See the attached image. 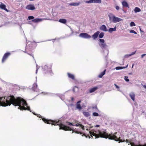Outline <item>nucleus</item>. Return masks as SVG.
Listing matches in <instances>:
<instances>
[{"label":"nucleus","mask_w":146,"mask_h":146,"mask_svg":"<svg viewBox=\"0 0 146 146\" xmlns=\"http://www.w3.org/2000/svg\"><path fill=\"white\" fill-rule=\"evenodd\" d=\"M37 117L39 118H41L42 120L45 123L48 124H51L54 125H58L59 127V129H62L64 130V125H63L61 120L58 121L52 120L51 119H48L44 118L42 117L40 114H38Z\"/></svg>","instance_id":"7ed1b4c3"},{"label":"nucleus","mask_w":146,"mask_h":146,"mask_svg":"<svg viewBox=\"0 0 146 146\" xmlns=\"http://www.w3.org/2000/svg\"><path fill=\"white\" fill-rule=\"evenodd\" d=\"M142 86H143V87L146 89V86L145 85H143L142 84H141Z\"/></svg>","instance_id":"79ce46f5"},{"label":"nucleus","mask_w":146,"mask_h":146,"mask_svg":"<svg viewBox=\"0 0 146 146\" xmlns=\"http://www.w3.org/2000/svg\"><path fill=\"white\" fill-rule=\"evenodd\" d=\"M99 45L102 49V53L104 55H107L109 53L108 45L105 43V40L103 39H100Z\"/></svg>","instance_id":"20e7f679"},{"label":"nucleus","mask_w":146,"mask_h":146,"mask_svg":"<svg viewBox=\"0 0 146 146\" xmlns=\"http://www.w3.org/2000/svg\"><path fill=\"white\" fill-rule=\"evenodd\" d=\"M12 96H8L7 97L6 99H5V97H4L0 98V106H10V105H7L6 106H4L3 105H5V104H7V102H10V100H8V99L9 97H11V98Z\"/></svg>","instance_id":"423d86ee"},{"label":"nucleus","mask_w":146,"mask_h":146,"mask_svg":"<svg viewBox=\"0 0 146 146\" xmlns=\"http://www.w3.org/2000/svg\"><path fill=\"white\" fill-rule=\"evenodd\" d=\"M6 5L3 3H1L0 4V8L1 9H3L8 12L9 11L6 8Z\"/></svg>","instance_id":"ddd939ff"},{"label":"nucleus","mask_w":146,"mask_h":146,"mask_svg":"<svg viewBox=\"0 0 146 146\" xmlns=\"http://www.w3.org/2000/svg\"><path fill=\"white\" fill-rule=\"evenodd\" d=\"M146 55V54H143L141 55V58H143L144 56H145Z\"/></svg>","instance_id":"58836bf2"},{"label":"nucleus","mask_w":146,"mask_h":146,"mask_svg":"<svg viewBox=\"0 0 146 146\" xmlns=\"http://www.w3.org/2000/svg\"><path fill=\"white\" fill-rule=\"evenodd\" d=\"M104 33H101L99 35V37L100 38H102L104 36Z\"/></svg>","instance_id":"cd10ccee"},{"label":"nucleus","mask_w":146,"mask_h":146,"mask_svg":"<svg viewBox=\"0 0 146 146\" xmlns=\"http://www.w3.org/2000/svg\"><path fill=\"white\" fill-rule=\"evenodd\" d=\"M42 19H41L37 18L32 20V21L34 23H38L41 21Z\"/></svg>","instance_id":"6ab92c4d"},{"label":"nucleus","mask_w":146,"mask_h":146,"mask_svg":"<svg viewBox=\"0 0 146 146\" xmlns=\"http://www.w3.org/2000/svg\"><path fill=\"white\" fill-rule=\"evenodd\" d=\"M11 55V53L8 52L5 54L3 55L2 60V63H4L8 57Z\"/></svg>","instance_id":"6e6552de"},{"label":"nucleus","mask_w":146,"mask_h":146,"mask_svg":"<svg viewBox=\"0 0 146 146\" xmlns=\"http://www.w3.org/2000/svg\"><path fill=\"white\" fill-rule=\"evenodd\" d=\"M108 17L110 20L114 23H116L122 20V19L115 17L113 14L111 13H110L108 15Z\"/></svg>","instance_id":"39448f33"},{"label":"nucleus","mask_w":146,"mask_h":146,"mask_svg":"<svg viewBox=\"0 0 146 146\" xmlns=\"http://www.w3.org/2000/svg\"><path fill=\"white\" fill-rule=\"evenodd\" d=\"M73 90L74 91V88L73 89Z\"/></svg>","instance_id":"de8ad7c7"},{"label":"nucleus","mask_w":146,"mask_h":146,"mask_svg":"<svg viewBox=\"0 0 146 146\" xmlns=\"http://www.w3.org/2000/svg\"><path fill=\"white\" fill-rule=\"evenodd\" d=\"M79 36L80 37L85 38H90L91 37V36L90 35L85 33H82L80 34L79 35Z\"/></svg>","instance_id":"1a4fd4ad"},{"label":"nucleus","mask_w":146,"mask_h":146,"mask_svg":"<svg viewBox=\"0 0 146 146\" xmlns=\"http://www.w3.org/2000/svg\"><path fill=\"white\" fill-rule=\"evenodd\" d=\"M140 31H141V29L140 28Z\"/></svg>","instance_id":"49530a36"},{"label":"nucleus","mask_w":146,"mask_h":146,"mask_svg":"<svg viewBox=\"0 0 146 146\" xmlns=\"http://www.w3.org/2000/svg\"><path fill=\"white\" fill-rule=\"evenodd\" d=\"M115 9L117 10H118L119 9V7L118 6H116L115 7Z\"/></svg>","instance_id":"4c0bfd02"},{"label":"nucleus","mask_w":146,"mask_h":146,"mask_svg":"<svg viewBox=\"0 0 146 146\" xmlns=\"http://www.w3.org/2000/svg\"><path fill=\"white\" fill-rule=\"evenodd\" d=\"M129 55L130 54H126L125 56V58H128L131 56H129Z\"/></svg>","instance_id":"e433bc0d"},{"label":"nucleus","mask_w":146,"mask_h":146,"mask_svg":"<svg viewBox=\"0 0 146 146\" xmlns=\"http://www.w3.org/2000/svg\"><path fill=\"white\" fill-rule=\"evenodd\" d=\"M34 17L33 16H29L28 17V19L29 20L33 19Z\"/></svg>","instance_id":"473e14b6"},{"label":"nucleus","mask_w":146,"mask_h":146,"mask_svg":"<svg viewBox=\"0 0 146 146\" xmlns=\"http://www.w3.org/2000/svg\"><path fill=\"white\" fill-rule=\"evenodd\" d=\"M98 87H94L90 90L89 92L90 93L94 92L96 90L98 89Z\"/></svg>","instance_id":"aec40b11"},{"label":"nucleus","mask_w":146,"mask_h":146,"mask_svg":"<svg viewBox=\"0 0 146 146\" xmlns=\"http://www.w3.org/2000/svg\"><path fill=\"white\" fill-rule=\"evenodd\" d=\"M67 130H72L73 131L72 132V133L73 132H74L76 133H80V134H82V133H80L79 131H77L76 130V129H75L74 130H73L72 129H71L70 127H69L67 126L64 125V131H67Z\"/></svg>","instance_id":"0eeeda50"},{"label":"nucleus","mask_w":146,"mask_h":146,"mask_svg":"<svg viewBox=\"0 0 146 146\" xmlns=\"http://www.w3.org/2000/svg\"><path fill=\"white\" fill-rule=\"evenodd\" d=\"M86 3H100L102 2L101 0H90L89 1H86Z\"/></svg>","instance_id":"9d476101"},{"label":"nucleus","mask_w":146,"mask_h":146,"mask_svg":"<svg viewBox=\"0 0 146 146\" xmlns=\"http://www.w3.org/2000/svg\"><path fill=\"white\" fill-rule=\"evenodd\" d=\"M91 137H93L92 136H95V139L99 138L100 137H101L105 138H108L109 139L114 140L116 141H119V143L120 142H125L126 141L127 143H128V145L130 144L131 146H146V143H144L143 145H137V143H139L138 141H137L133 139H130L128 140L127 139L125 141V140L123 141L120 139V137L118 138L115 135L117 132L114 133V134H108L106 133V130L103 129L100 131H96L94 130H92L89 131Z\"/></svg>","instance_id":"f257e3e1"},{"label":"nucleus","mask_w":146,"mask_h":146,"mask_svg":"<svg viewBox=\"0 0 146 146\" xmlns=\"http://www.w3.org/2000/svg\"><path fill=\"white\" fill-rule=\"evenodd\" d=\"M129 96L131 99L134 101H135V94L133 92H131L129 94Z\"/></svg>","instance_id":"f3484780"},{"label":"nucleus","mask_w":146,"mask_h":146,"mask_svg":"<svg viewBox=\"0 0 146 146\" xmlns=\"http://www.w3.org/2000/svg\"><path fill=\"white\" fill-rule=\"evenodd\" d=\"M116 27H115L113 28H110L109 29L108 31L110 33H112L113 31H115L116 30Z\"/></svg>","instance_id":"412c9836"},{"label":"nucleus","mask_w":146,"mask_h":146,"mask_svg":"<svg viewBox=\"0 0 146 146\" xmlns=\"http://www.w3.org/2000/svg\"><path fill=\"white\" fill-rule=\"evenodd\" d=\"M129 74H131V73H129Z\"/></svg>","instance_id":"3c124183"},{"label":"nucleus","mask_w":146,"mask_h":146,"mask_svg":"<svg viewBox=\"0 0 146 146\" xmlns=\"http://www.w3.org/2000/svg\"><path fill=\"white\" fill-rule=\"evenodd\" d=\"M81 4L80 2L77 3H72L69 4V5L70 6H78Z\"/></svg>","instance_id":"dca6fc26"},{"label":"nucleus","mask_w":146,"mask_h":146,"mask_svg":"<svg viewBox=\"0 0 146 146\" xmlns=\"http://www.w3.org/2000/svg\"><path fill=\"white\" fill-rule=\"evenodd\" d=\"M83 115L86 117H88L90 115L89 113L88 112L84 111L83 112Z\"/></svg>","instance_id":"a878e982"},{"label":"nucleus","mask_w":146,"mask_h":146,"mask_svg":"<svg viewBox=\"0 0 146 146\" xmlns=\"http://www.w3.org/2000/svg\"><path fill=\"white\" fill-rule=\"evenodd\" d=\"M67 123V124H68V125H74V126H80V127L81 128H82V129L83 130H84V126H83V125H82L81 124H80L79 123H77V124H75V125H74V124H73L72 123H71L69 122H68Z\"/></svg>","instance_id":"f8f14e48"},{"label":"nucleus","mask_w":146,"mask_h":146,"mask_svg":"<svg viewBox=\"0 0 146 146\" xmlns=\"http://www.w3.org/2000/svg\"><path fill=\"white\" fill-rule=\"evenodd\" d=\"M106 72V70L102 72L98 76V77L100 78H102V77L105 74Z\"/></svg>","instance_id":"b1692460"},{"label":"nucleus","mask_w":146,"mask_h":146,"mask_svg":"<svg viewBox=\"0 0 146 146\" xmlns=\"http://www.w3.org/2000/svg\"><path fill=\"white\" fill-rule=\"evenodd\" d=\"M89 138H90V137L89 136Z\"/></svg>","instance_id":"6e6d98bb"},{"label":"nucleus","mask_w":146,"mask_h":146,"mask_svg":"<svg viewBox=\"0 0 146 146\" xmlns=\"http://www.w3.org/2000/svg\"><path fill=\"white\" fill-rule=\"evenodd\" d=\"M90 128H92V127H90Z\"/></svg>","instance_id":"8fccbe9b"},{"label":"nucleus","mask_w":146,"mask_h":146,"mask_svg":"<svg viewBox=\"0 0 146 146\" xmlns=\"http://www.w3.org/2000/svg\"><path fill=\"white\" fill-rule=\"evenodd\" d=\"M71 99L72 100V101L73 100L74 98H71Z\"/></svg>","instance_id":"a18cd8bd"},{"label":"nucleus","mask_w":146,"mask_h":146,"mask_svg":"<svg viewBox=\"0 0 146 146\" xmlns=\"http://www.w3.org/2000/svg\"><path fill=\"white\" fill-rule=\"evenodd\" d=\"M35 86L36 87V88L37 87V85L36 84H34V87H35Z\"/></svg>","instance_id":"a19ab883"},{"label":"nucleus","mask_w":146,"mask_h":146,"mask_svg":"<svg viewBox=\"0 0 146 146\" xmlns=\"http://www.w3.org/2000/svg\"><path fill=\"white\" fill-rule=\"evenodd\" d=\"M59 21L60 23H64V19H61L59 20Z\"/></svg>","instance_id":"f704fd0d"},{"label":"nucleus","mask_w":146,"mask_h":146,"mask_svg":"<svg viewBox=\"0 0 146 146\" xmlns=\"http://www.w3.org/2000/svg\"><path fill=\"white\" fill-rule=\"evenodd\" d=\"M128 65H127V66L126 67H120V66H118L117 67L115 68V69L117 70H121L123 68H126L128 66Z\"/></svg>","instance_id":"5701e85b"},{"label":"nucleus","mask_w":146,"mask_h":146,"mask_svg":"<svg viewBox=\"0 0 146 146\" xmlns=\"http://www.w3.org/2000/svg\"><path fill=\"white\" fill-rule=\"evenodd\" d=\"M130 33H133L135 34H137V33L135 31H134L133 30H131L130 31Z\"/></svg>","instance_id":"72a5a7b5"},{"label":"nucleus","mask_w":146,"mask_h":146,"mask_svg":"<svg viewBox=\"0 0 146 146\" xmlns=\"http://www.w3.org/2000/svg\"><path fill=\"white\" fill-rule=\"evenodd\" d=\"M8 100H10V102H7V104H5L4 106H6L7 105H11V104L14 106H19L18 109H20L21 110H28L31 111L29 107L27 106V107L26 108L24 106H27V104L25 100L23 98L18 97L17 98H15L14 96H12V98L9 97Z\"/></svg>","instance_id":"f03ea898"},{"label":"nucleus","mask_w":146,"mask_h":146,"mask_svg":"<svg viewBox=\"0 0 146 146\" xmlns=\"http://www.w3.org/2000/svg\"><path fill=\"white\" fill-rule=\"evenodd\" d=\"M66 20L64 19V24H65V23H66Z\"/></svg>","instance_id":"c03bdc74"},{"label":"nucleus","mask_w":146,"mask_h":146,"mask_svg":"<svg viewBox=\"0 0 146 146\" xmlns=\"http://www.w3.org/2000/svg\"><path fill=\"white\" fill-rule=\"evenodd\" d=\"M80 102L81 101H79L77 102L76 104V108L79 110H81L82 109L80 104Z\"/></svg>","instance_id":"a211bd4d"},{"label":"nucleus","mask_w":146,"mask_h":146,"mask_svg":"<svg viewBox=\"0 0 146 146\" xmlns=\"http://www.w3.org/2000/svg\"><path fill=\"white\" fill-rule=\"evenodd\" d=\"M122 5L123 6L126 7H128V5L127 3L125 1H123L122 2Z\"/></svg>","instance_id":"393cba45"},{"label":"nucleus","mask_w":146,"mask_h":146,"mask_svg":"<svg viewBox=\"0 0 146 146\" xmlns=\"http://www.w3.org/2000/svg\"><path fill=\"white\" fill-rule=\"evenodd\" d=\"M128 77L127 76H125L124 77V80L127 82H128L129 81V80L128 78Z\"/></svg>","instance_id":"7c9ffc66"},{"label":"nucleus","mask_w":146,"mask_h":146,"mask_svg":"<svg viewBox=\"0 0 146 146\" xmlns=\"http://www.w3.org/2000/svg\"><path fill=\"white\" fill-rule=\"evenodd\" d=\"M93 115L95 116H98L99 115V114L96 112H94L93 113Z\"/></svg>","instance_id":"c756f323"},{"label":"nucleus","mask_w":146,"mask_h":146,"mask_svg":"<svg viewBox=\"0 0 146 146\" xmlns=\"http://www.w3.org/2000/svg\"><path fill=\"white\" fill-rule=\"evenodd\" d=\"M136 51L134 52H133L131 53V54H130L129 56H131L133 55L134 54L136 53Z\"/></svg>","instance_id":"c9c22d12"},{"label":"nucleus","mask_w":146,"mask_h":146,"mask_svg":"<svg viewBox=\"0 0 146 146\" xmlns=\"http://www.w3.org/2000/svg\"><path fill=\"white\" fill-rule=\"evenodd\" d=\"M135 105H136V104H135Z\"/></svg>","instance_id":"5fc2aeb1"},{"label":"nucleus","mask_w":146,"mask_h":146,"mask_svg":"<svg viewBox=\"0 0 146 146\" xmlns=\"http://www.w3.org/2000/svg\"><path fill=\"white\" fill-rule=\"evenodd\" d=\"M86 130H88V128H87V129H86Z\"/></svg>","instance_id":"603ef678"},{"label":"nucleus","mask_w":146,"mask_h":146,"mask_svg":"<svg viewBox=\"0 0 146 146\" xmlns=\"http://www.w3.org/2000/svg\"><path fill=\"white\" fill-rule=\"evenodd\" d=\"M26 8L29 10H33L35 9V8L34 5L29 4L26 7Z\"/></svg>","instance_id":"9b49d317"},{"label":"nucleus","mask_w":146,"mask_h":146,"mask_svg":"<svg viewBox=\"0 0 146 146\" xmlns=\"http://www.w3.org/2000/svg\"><path fill=\"white\" fill-rule=\"evenodd\" d=\"M75 88H77V87H76H76H75Z\"/></svg>","instance_id":"09e8293b"},{"label":"nucleus","mask_w":146,"mask_h":146,"mask_svg":"<svg viewBox=\"0 0 146 146\" xmlns=\"http://www.w3.org/2000/svg\"><path fill=\"white\" fill-rule=\"evenodd\" d=\"M26 53L27 54H28L29 55L32 56L33 57V58L34 59V56H33V54L32 53L30 54V53H28L26 52Z\"/></svg>","instance_id":"2f4dec72"},{"label":"nucleus","mask_w":146,"mask_h":146,"mask_svg":"<svg viewBox=\"0 0 146 146\" xmlns=\"http://www.w3.org/2000/svg\"><path fill=\"white\" fill-rule=\"evenodd\" d=\"M100 32L99 31H98L95 33L92 36V38L94 40L95 39L98 37Z\"/></svg>","instance_id":"4468645a"},{"label":"nucleus","mask_w":146,"mask_h":146,"mask_svg":"<svg viewBox=\"0 0 146 146\" xmlns=\"http://www.w3.org/2000/svg\"><path fill=\"white\" fill-rule=\"evenodd\" d=\"M68 75L69 78H71L72 79H74V76L73 75L69 73H68Z\"/></svg>","instance_id":"4be33fe9"},{"label":"nucleus","mask_w":146,"mask_h":146,"mask_svg":"<svg viewBox=\"0 0 146 146\" xmlns=\"http://www.w3.org/2000/svg\"><path fill=\"white\" fill-rule=\"evenodd\" d=\"M130 26L131 27H133L135 26V24L133 22H131L130 23Z\"/></svg>","instance_id":"c85d7f7f"},{"label":"nucleus","mask_w":146,"mask_h":146,"mask_svg":"<svg viewBox=\"0 0 146 146\" xmlns=\"http://www.w3.org/2000/svg\"><path fill=\"white\" fill-rule=\"evenodd\" d=\"M100 29L102 31H108V30L106 26L104 25H102L100 27Z\"/></svg>","instance_id":"2eb2a0df"},{"label":"nucleus","mask_w":146,"mask_h":146,"mask_svg":"<svg viewBox=\"0 0 146 146\" xmlns=\"http://www.w3.org/2000/svg\"><path fill=\"white\" fill-rule=\"evenodd\" d=\"M99 126H99V125H96V126H95V127H99Z\"/></svg>","instance_id":"37998d69"},{"label":"nucleus","mask_w":146,"mask_h":146,"mask_svg":"<svg viewBox=\"0 0 146 146\" xmlns=\"http://www.w3.org/2000/svg\"><path fill=\"white\" fill-rule=\"evenodd\" d=\"M141 11V9L138 7H136L134 9L135 13H136Z\"/></svg>","instance_id":"bb28decb"},{"label":"nucleus","mask_w":146,"mask_h":146,"mask_svg":"<svg viewBox=\"0 0 146 146\" xmlns=\"http://www.w3.org/2000/svg\"><path fill=\"white\" fill-rule=\"evenodd\" d=\"M114 85L116 87V88H117L118 89L119 88V86H117V85H116L115 84H114Z\"/></svg>","instance_id":"ea45409f"},{"label":"nucleus","mask_w":146,"mask_h":146,"mask_svg":"<svg viewBox=\"0 0 146 146\" xmlns=\"http://www.w3.org/2000/svg\"><path fill=\"white\" fill-rule=\"evenodd\" d=\"M84 135V134L82 135V136H83Z\"/></svg>","instance_id":"864d4df0"}]
</instances>
